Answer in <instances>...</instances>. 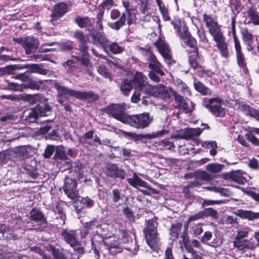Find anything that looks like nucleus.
Wrapping results in <instances>:
<instances>
[{
    "label": "nucleus",
    "mask_w": 259,
    "mask_h": 259,
    "mask_svg": "<svg viewBox=\"0 0 259 259\" xmlns=\"http://www.w3.org/2000/svg\"><path fill=\"white\" fill-rule=\"evenodd\" d=\"M16 236L13 231L6 225L0 224V239L1 240H15Z\"/></svg>",
    "instance_id": "obj_22"
},
{
    "label": "nucleus",
    "mask_w": 259,
    "mask_h": 259,
    "mask_svg": "<svg viewBox=\"0 0 259 259\" xmlns=\"http://www.w3.org/2000/svg\"><path fill=\"white\" fill-rule=\"evenodd\" d=\"M52 253L54 256L53 259H64V255L62 253L60 252L54 247H52Z\"/></svg>",
    "instance_id": "obj_64"
},
{
    "label": "nucleus",
    "mask_w": 259,
    "mask_h": 259,
    "mask_svg": "<svg viewBox=\"0 0 259 259\" xmlns=\"http://www.w3.org/2000/svg\"><path fill=\"white\" fill-rule=\"evenodd\" d=\"M123 4L126 9V12L123 13L119 19L116 22H108L109 27L116 30H119L123 26L126 20V16H127V19L128 25L132 24L135 19V15L134 13L130 12L128 10V4L125 2H124Z\"/></svg>",
    "instance_id": "obj_10"
},
{
    "label": "nucleus",
    "mask_w": 259,
    "mask_h": 259,
    "mask_svg": "<svg viewBox=\"0 0 259 259\" xmlns=\"http://www.w3.org/2000/svg\"><path fill=\"white\" fill-rule=\"evenodd\" d=\"M30 219L36 222L42 223L45 222L42 212L38 209H33L30 212Z\"/></svg>",
    "instance_id": "obj_30"
},
{
    "label": "nucleus",
    "mask_w": 259,
    "mask_h": 259,
    "mask_svg": "<svg viewBox=\"0 0 259 259\" xmlns=\"http://www.w3.org/2000/svg\"><path fill=\"white\" fill-rule=\"evenodd\" d=\"M203 147L206 149H210L209 153L212 156H214L217 153V145L215 141H205L201 143Z\"/></svg>",
    "instance_id": "obj_32"
},
{
    "label": "nucleus",
    "mask_w": 259,
    "mask_h": 259,
    "mask_svg": "<svg viewBox=\"0 0 259 259\" xmlns=\"http://www.w3.org/2000/svg\"><path fill=\"white\" fill-rule=\"evenodd\" d=\"M61 235L64 240L72 247L75 251L79 254L83 253L84 249L77 239L76 231L63 229Z\"/></svg>",
    "instance_id": "obj_6"
},
{
    "label": "nucleus",
    "mask_w": 259,
    "mask_h": 259,
    "mask_svg": "<svg viewBox=\"0 0 259 259\" xmlns=\"http://www.w3.org/2000/svg\"><path fill=\"white\" fill-rule=\"evenodd\" d=\"M203 217H210L213 219H218L219 218V214L218 212L212 208H206L202 210Z\"/></svg>",
    "instance_id": "obj_43"
},
{
    "label": "nucleus",
    "mask_w": 259,
    "mask_h": 259,
    "mask_svg": "<svg viewBox=\"0 0 259 259\" xmlns=\"http://www.w3.org/2000/svg\"><path fill=\"white\" fill-rule=\"evenodd\" d=\"M176 83L177 84L178 89L184 95L190 96L191 92L190 89L188 88L186 84H185L180 79H178L176 81Z\"/></svg>",
    "instance_id": "obj_38"
},
{
    "label": "nucleus",
    "mask_w": 259,
    "mask_h": 259,
    "mask_svg": "<svg viewBox=\"0 0 259 259\" xmlns=\"http://www.w3.org/2000/svg\"><path fill=\"white\" fill-rule=\"evenodd\" d=\"M246 174L243 173L240 170L232 171L227 176V178L230 179L231 181L235 182L239 184L243 185L246 182V179L244 177V175Z\"/></svg>",
    "instance_id": "obj_23"
},
{
    "label": "nucleus",
    "mask_w": 259,
    "mask_h": 259,
    "mask_svg": "<svg viewBox=\"0 0 259 259\" xmlns=\"http://www.w3.org/2000/svg\"><path fill=\"white\" fill-rule=\"evenodd\" d=\"M31 71L33 73H37L42 75H46L48 70L46 69L42 68L37 64L33 65L31 69Z\"/></svg>",
    "instance_id": "obj_56"
},
{
    "label": "nucleus",
    "mask_w": 259,
    "mask_h": 259,
    "mask_svg": "<svg viewBox=\"0 0 259 259\" xmlns=\"http://www.w3.org/2000/svg\"><path fill=\"white\" fill-rule=\"evenodd\" d=\"M168 133V131L165 130H162L161 131L153 132L151 134H147L145 136V138L151 139L153 138H157L161 137L165 134Z\"/></svg>",
    "instance_id": "obj_48"
},
{
    "label": "nucleus",
    "mask_w": 259,
    "mask_h": 259,
    "mask_svg": "<svg viewBox=\"0 0 259 259\" xmlns=\"http://www.w3.org/2000/svg\"><path fill=\"white\" fill-rule=\"evenodd\" d=\"M142 54L145 60L148 62V68L161 75L164 73L162 70V65L158 61L155 55L149 49L142 48Z\"/></svg>",
    "instance_id": "obj_9"
},
{
    "label": "nucleus",
    "mask_w": 259,
    "mask_h": 259,
    "mask_svg": "<svg viewBox=\"0 0 259 259\" xmlns=\"http://www.w3.org/2000/svg\"><path fill=\"white\" fill-rule=\"evenodd\" d=\"M80 203L83 205L81 208L83 207H91L94 204V202L88 197L81 198L80 200Z\"/></svg>",
    "instance_id": "obj_53"
},
{
    "label": "nucleus",
    "mask_w": 259,
    "mask_h": 259,
    "mask_svg": "<svg viewBox=\"0 0 259 259\" xmlns=\"http://www.w3.org/2000/svg\"><path fill=\"white\" fill-rule=\"evenodd\" d=\"M171 94L172 95V96L174 97L175 100L177 104V107H178L180 105V104H182L184 100L183 99V98L182 96L179 95L174 90H170Z\"/></svg>",
    "instance_id": "obj_57"
},
{
    "label": "nucleus",
    "mask_w": 259,
    "mask_h": 259,
    "mask_svg": "<svg viewBox=\"0 0 259 259\" xmlns=\"http://www.w3.org/2000/svg\"><path fill=\"white\" fill-rule=\"evenodd\" d=\"M141 88L144 89V92L145 93L163 100L170 98L171 94L170 90H172L162 84L152 86L148 82L143 83Z\"/></svg>",
    "instance_id": "obj_4"
},
{
    "label": "nucleus",
    "mask_w": 259,
    "mask_h": 259,
    "mask_svg": "<svg viewBox=\"0 0 259 259\" xmlns=\"http://www.w3.org/2000/svg\"><path fill=\"white\" fill-rule=\"evenodd\" d=\"M51 111L49 105L46 104L43 107L37 106L29 113L28 117L31 121H34L39 116H46Z\"/></svg>",
    "instance_id": "obj_17"
},
{
    "label": "nucleus",
    "mask_w": 259,
    "mask_h": 259,
    "mask_svg": "<svg viewBox=\"0 0 259 259\" xmlns=\"http://www.w3.org/2000/svg\"><path fill=\"white\" fill-rule=\"evenodd\" d=\"M245 137L248 141L255 146H259V140L255 137L251 133H247Z\"/></svg>",
    "instance_id": "obj_59"
},
{
    "label": "nucleus",
    "mask_w": 259,
    "mask_h": 259,
    "mask_svg": "<svg viewBox=\"0 0 259 259\" xmlns=\"http://www.w3.org/2000/svg\"><path fill=\"white\" fill-rule=\"evenodd\" d=\"M209 33L213 37V40L219 39V38H223L224 35L223 32L221 31V27L218 24V23H216L214 25L211 26L208 28Z\"/></svg>",
    "instance_id": "obj_26"
},
{
    "label": "nucleus",
    "mask_w": 259,
    "mask_h": 259,
    "mask_svg": "<svg viewBox=\"0 0 259 259\" xmlns=\"http://www.w3.org/2000/svg\"><path fill=\"white\" fill-rule=\"evenodd\" d=\"M158 51L167 63L171 58L169 47L161 38L155 42Z\"/></svg>",
    "instance_id": "obj_19"
},
{
    "label": "nucleus",
    "mask_w": 259,
    "mask_h": 259,
    "mask_svg": "<svg viewBox=\"0 0 259 259\" xmlns=\"http://www.w3.org/2000/svg\"><path fill=\"white\" fill-rule=\"evenodd\" d=\"M223 100L219 97L205 99L203 101V106L209 112L217 117H223L225 115V109L222 107Z\"/></svg>",
    "instance_id": "obj_7"
},
{
    "label": "nucleus",
    "mask_w": 259,
    "mask_h": 259,
    "mask_svg": "<svg viewBox=\"0 0 259 259\" xmlns=\"http://www.w3.org/2000/svg\"><path fill=\"white\" fill-rule=\"evenodd\" d=\"M127 181L130 185L134 187L137 188L138 186L146 188L148 190L140 189V191L145 195H150L151 194L156 193V191L151 188L144 181L140 178L136 173L134 174L133 177L127 179Z\"/></svg>",
    "instance_id": "obj_13"
},
{
    "label": "nucleus",
    "mask_w": 259,
    "mask_h": 259,
    "mask_svg": "<svg viewBox=\"0 0 259 259\" xmlns=\"http://www.w3.org/2000/svg\"><path fill=\"white\" fill-rule=\"evenodd\" d=\"M94 135L93 131H89L87 133H85L82 137H81L79 139V142L84 145L85 143V140L91 139L93 138Z\"/></svg>",
    "instance_id": "obj_61"
},
{
    "label": "nucleus",
    "mask_w": 259,
    "mask_h": 259,
    "mask_svg": "<svg viewBox=\"0 0 259 259\" xmlns=\"http://www.w3.org/2000/svg\"><path fill=\"white\" fill-rule=\"evenodd\" d=\"M157 222L155 218L149 220L144 232L146 242L154 250H156L160 244L159 238L157 232Z\"/></svg>",
    "instance_id": "obj_1"
},
{
    "label": "nucleus",
    "mask_w": 259,
    "mask_h": 259,
    "mask_svg": "<svg viewBox=\"0 0 259 259\" xmlns=\"http://www.w3.org/2000/svg\"><path fill=\"white\" fill-rule=\"evenodd\" d=\"M233 243L235 247L241 250L245 249H252L257 246L256 243L252 239L234 240Z\"/></svg>",
    "instance_id": "obj_21"
},
{
    "label": "nucleus",
    "mask_w": 259,
    "mask_h": 259,
    "mask_svg": "<svg viewBox=\"0 0 259 259\" xmlns=\"http://www.w3.org/2000/svg\"><path fill=\"white\" fill-rule=\"evenodd\" d=\"M99 9V11L96 15L97 20V25L100 29H103V25H102V20L103 18V15L104 13V11L103 9Z\"/></svg>",
    "instance_id": "obj_51"
},
{
    "label": "nucleus",
    "mask_w": 259,
    "mask_h": 259,
    "mask_svg": "<svg viewBox=\"0 0 259 259\" xmlns=\"http://www.w3.org/2000/svg\"><path fill=\"white\" fill-rule=\"evenodd\" d=\"M14 40L22 44L27 55L34 52L38 45V40L34 37H27L25 39L14 38Z\"/></svg>",
    "instance_id": "obj_15"
},
{
    "label": "nucleus",
    "mask_w": 259,
    "mask_h": 259,
    "mask_svg": "<svg viewBox=\"0 0 259 259\" xmlns=\"http://www.w3.org/2000/svg\"><path fill=\"white\" fill-rule=\"evenodd\" d=\"M88 38L90 42L96 46L102 45L104 51H107V46L109 41L104 35L100 32L93 31L88 35Z\"/></svg>",
    "instance_id": "obj_16"
},
{
    "label": "nucleus",
    "mask_w": 259,
    "mask_h": 259,
    "mask_svg": "<svg viewBox=\"0 0 259 259\" xmlns=\"http://www.w3.org/2000/svg\"><path fill=\"white\" fill-rule=\"evenodd\" d=\"M75 22L81 28L90 26L92 24V20L88 17L78 16L76 17Z\"/></svg>",
    "instance_id": "obj_34"
},
{
    "label": "nucleus",
    "mask_w": 259,
    "mask_h": 259,
    "mask_svg": "<svg viewBox=\"0 0 259 259\" xmlns=\"http://www.w3.org/2000/svg\"><path fill=\"white\" fill-rule=\"evenodd\" d=\"M106 175L109 177L124 179L125 177V171L120 169L116 164H107L105 169Z\"/></svg>",
    "instance_id": "obj_18"
},
{
    "label": "nucleus",
    "mask_w": 259,
    "mask_h": 259,
    "mask_svg": "<svg viewBox=\"0 0 259 259\" xmlns=\"http://www.w3.org/2000/svg\"><path fill=\"white\" fill-rule=\"evenodd\" d=\"M123 213L130 221H134V215L132 210L128 207H125L123 209Z\"/></svg>",
    "instance_id": "obj_62"
},
{
    "label": "nucleus",
    "mask_w": 259,
    "mask_h": 259,
    "mask_svg": "<svg viewBox=\"0 0 259 259\" xmlns=\"http://www.w3.org/2000/svg\"><path fill=\"white\" fill-rule=\"evenodd\" d=\"M153 118L149 113L129 115L126 124L136 128L143 129L147 127L153 121Z\"/></svg>",
    "instance_id": "obj_3"
},
{
    "label": "nucleus",
    "mask_w": 259,
    "mask_h": 259,
    "mask_svg": "<svg viewBox=\"0 0 259 259\" xmlns=\"http://www.w3.org/2000/svg\"><path fill=\"white\" fill-rule=\"evenodd\" d=\"M41 84V81H37L35 80H30L27 84H26V86L27 88L33 89V90H38Z\"/></svg>",
    "instance_id": "obj_58"
},
{
    "label": "nucleus",
    "mask_w": 259,
    "mask_h": 259,
    "mask_svg": "<svg viewBox=\"0 0 259 259\" xmlns=\"http://www.w3.org/2000/svg\"><path fill=\"white\" fill-rule=\"evenodd\" d=\"M241 217L253 220L259 218V212H253L250 210H241L239 212Z\"/></svg>",
    "instance_id": "obj_36"
},
{
    "label": "nucleus",
    "mask_w": 259,
    "mask_h": 259,
    "mask_svg": "<svg viewBox=\"0 0 259 259\" xmlns=\"http://www.w3.org/2000/svg\"><path fill=\"white\" fill-rule=\"evenodd\" d=\"M223 165L218 163H210L206 166L207 170L211 172H219L223 168Z\"/></svg>",
    "instance_id": "obj_45"
},
{
    "label": "nucleus",
    "mask_w": 259,
    "mask_h": 259,
    "mask_svg": "<svg viewBox=\"0 0 259 259\" xmlns=\"http://www.w3.org/2000/svg\"><path fill=\"white\" fill-rule=\"evenodd\" d=\"M231 29L234 41V47L236 52L237 64L245 71V70L246 69V64L245 61L244 55L241 51V46L240 41L236 34L235 26H232L231 27Z\"/></svg>",
    "instance_id": "obj_12"
},
{
    "label": "nucleus",
    "mask_w": 259,
    "mask_h": 259,
    "mask_svg": "<svg viewBox=\"0 0 259 259\" xmlns=\"http://www.w3.org/2000/svg\"><path fill=\"white\" fill-rule=\"evenodd\" d=\"M121 132L125 138H127L129 140L138 141L139 140L140 137L139 135L133 132H128L124 131H121Z\"/></svg>",
    "instance_id": "obj_52"
},
{
    "label": "nucleus",
    "mask_w": 259,
    "mask_h": 259,
    "mask_svg": "<svg viewBox=\"0 0 259 259\" xmlns=\"http://www.w3.org/2000/svg\"><path fill=\"white\" fill-rule=\"evenodd\" d=\"M214 41L217 43V47L220 51L221 56L225 58H228L229 57V53L228 45L224 41V37L217 39Z\"/></svg>",
    "instance_id": "obj_25"
},
{
    "label": "nucleus",
    "mask_w": 259,
    "mask_h": 259,
    "mask_svg": "<svg viewBox=\"0 0 259 259\" xmlns=\"http://www.w3.org/2000/svg\"><path fill=\"white\" fill-rule=\"evenodd\" d=\"M125 109L123 105L114 104L108 107L107 112L114 118L126 123L129 115L125 112Z\"/></svg>",
    "instance_id": "obj_11"
},
{
    "label": "nucleus",
    "mask_w": 259,
    "mask_h": 259,
    "mask_svg": "<svg viewBox=\"0 0 259 259\" xmlns=\"http://www.w3.org/2000/svg\"><path fill=\"white\" fill-rule=\"evenodd\" d=\"M248 234V231L247 229H244L237 231V235L234 240L242 239L247 237Z\"/></svg>",
    "instance_id": "obj_63"
},
{
    "label": "nucleus",
    "mask_w": 259,
    "mask_h": 259,
    "mask_svg": "<svg viewBox=\"0 0 259 259\" xmlns=\"http://www.w3.org/2000/svg\"><path fill=\"white\" fill-rule=\"evenodd\" d=\"M198 54L197 50H191L189 55V62L190 66L194 69H196L200 67V65L198 62Z\"/></svg>",
    "instance_id": "obj_27"
},
{
    "label": "nucleus",
    "mask_w": 259,
    "mask_h": 259,
    "mask_svg": "<svg viewBox=\"0 0 259 259\" xmlns=\"http://www.w3.org/2000/svg\"><path fill=\"white\" fill-rule=\"evenodd\" d=\"M158 6L159 7V10L161 14L162 15L164 20L168 21L170 18L169 16L167 9L165 7L163 4H162Z\"/></svg>",
    "instance_id": "obj_54"
},
{
    "label": "nucleus",
    "mask_w": 259,
    "mask_h": 259,
    "mask_svg": "<svg viewBox=\"0 0 259 259\" xmlns=\"http://www.w3.org/2000/svg\"><path fill=\"white\" fill-rule=\"evenodd\" d=\"M178 23H179L172 22L175 29L177 30L178 34L182 39L185 48L186 49H190V51H191V50H197V48L195 45V40L191 36L190 33L188 32V29L185 27H182Z\"/></svg>",
    "instance_id": "obj_8"
},
{
    "label": "nucleus",
    "mask_w": 259,
    "mask_h": 259,
    "mask_svg": "<svg viewBox=\"0 0 259 259\" xmlns=\"http://www.w3.org/2000/svg\"><path fill=\"white\" fill-rule=\"evenodd\" d=\"M75 37L78 40L80 45L87 43L85 36L81 31H76L75 32Z\"/></svg>",
    "instance_id": "obj_60"
},
{
    "label": "nucleus",
    "mask_w": 259,
    "mask_h": 259,
    "mask_svg": "<svg viewBox=\"0 0 259 259\" xmlns=\"http://www.w3.org/2000/svg\"><path fill=\"white\" fill-rule=\"evenodd\" d=\"M108 50L114 54H117L122 53L123 51L124 48L117 42H114L110 44L109 42L107 46V51Z\"/></svg>",
    "instance_id": "obj_33"
},
{
    "label": "nucleus",
    "mask_w": 259,
    "mask_h": 259,
    "mask_svg": "<svg viewBox=\"0 0 259 259\" xmlns=\"http://www.w3.org/2000/svg\"><path fill=\"white\" fill-rule=\"evenodd\" d=\"M132 89L133 85L131 81L126 79L122 82L120 85V90L124 95L127 96Z\"/></svg>",
    "instance_id": "obj_37"
},
{
    "label": "nucleus",
    "mask_w": 259,
    "mask_h": 259,
    "mask_svg": "<svg viewBox=\"0 0 259 259\" xmlns=\"http://www.w3.org/2000/svg\"><path fill=\"white\" fill-rule=\"evenodd\" d=\"M212 238V232L209 231H205L201 238V242L202 243L206 244L213 247L218 245V242H216L215 239H213V241L210 242V241L211 240Z\"/></svg>",
    "instance_id": "obj_29"
},
{
    "label": "nucleus",
    "mask_w": 259,
    "mask_h": 259,
    "mask_svg": "<svg viewBox=\"0 0 259 259\" xmlns=\"http://www.w3.org/2000/svg\"><path fill=\"white\" fill-rule=\"evenodd\" d=\"M195 89L203 95H206L210 93V90L200 81H196L194 83Z\"/></svg>",
    "instance_id": "obj_41"
},
{
    "label": "nucleus",
    "mask_w": 259,
    "mask_h": 259,
    "mask_svg": "<svg viewBox=\"0 0 259 259\" xmlns=\"http://www.w3.org/2000/svg\"><path fill=\"white\" fill-rule=\"evenodd\" d=\"M156 143L158 146H161V148L164 150L170 149L171 147L174 146L173 143L168 139H164L163 140H161Z\"/></svg>",
    "instance_id": "obj_49"
},
{
    "label": "nucleus",
    "mask_w": 259,
    "mask_h": 259,
    "mask_svg": "<svg viewBox=\"0 0 259 259\" xmlns=\"http://www.w3.org/2000/svg\"><path fill=\"white\" fill-rule=\"evenodd\" d=\"M201 184L198 180H194L190 182V183L186 186L183 188V192L185 194L186 198H189L191 196V194L190 192L189 189L193 187H196Z\"/></svg>",
    "instance_id": "obj_35"
},
{
    "label": "nucleus",
    "mask_w": 259,
    "mask_h": 259,
    "mask_svg": "<svg viewBox=\"0 0 259 259\" xmlns=\"http://www.w3.org/2000/svg\"><path fill=\"white\" fill-rule=\"evenodd\" d=\"M202 130L200 128H188L184 129L180 138L184 139H191L195 137L199 136Z\"/></svg>",
    "instance_id": "obj_24"
},
{
    "label": "nucleus",
    "mask_w": 259,
    "mask_h": 259,
    "mask_svg": "<svg viewBox=\"0 0 259 259\" xmlns=\"http://www.w3.org/2000/svg\"><path fill=\"white\" fill-rule=\"evenodd\" d=\"M97 71L103 77L108 78L110 81L112 80V74L104 65L100 66Z\"/></svg>",
    "instance_id": "obj_42"
},
{
    "label": "nucleus",
    "mask_w": 259,
    "mask_h": 259,
    "mask_svg": "<svg viewBox=\"0 0 259 259\" xmlns=\"http://www.w3.org/2000/svg\"><path fill=\"white\" fill-rule=\"evenodd\" d=\"M113 0H105L99 6V8L103 9L104 11H109L113 7Z\"/></svg>",
    "instance_id": "obj_55"
},
{
    "label": "nucleus",
    "mask_w": 259,
    "mask_h": 259,
    "mask_svg": "<svg viewBox=\"0 0 259 259\" xmlns=\"http://www.w3.org/2000/svg\"><path fill=\"white\" fill-rule=\"evenodd\" d=\"M119 233L118 236L119 237H121L122 238H119L118 240H116L114 237L105 238L103 240L104 245L111 254L121 252L122 249L121 243L125 242V238L126 236V232L123 230H119Z\"/></svg>",
    "instance_id": "obj_5"
},
{
    "label": "nucleus",
    "mask_w": 259,
    "mask_h": 259,
    "mask_svg": "<svg viewBox=\"0 0 259 259\" xmlns=\"http://www.w3.org/2000/svg\"><path fill=\"white\" fill-rule=\"evenodd\" d=\"M180 237L181 240L179 241L180 244H183L184 245L187 251L191 254V256L193 255H195L196 251L193 248L191 245L188 244V237L186 234H183L180 236Z\"/></svg>",
    "instance_id": "obj_31"
},
{
    "label": "nucleus",
    "mask_w": 259,
    "mask_h": 259,
    "mask_svg": "<svg viewBox=\"0 0 259 259\" xmlns=\"http://www.w3.org/2000/svg\"><path fill=\"white\" fill-rule=\"evenodd\" d=\"M203 20L207 28L214 25L218 23L217 21L211 16L204 14L203 15Z\"/></svg>",
    "instance_id": "obj_44"
},
{
    "label": "nucleus",
    "mask_w": 259,
    "mask_h": 259,
    "mask_svg": "<svg viewBox=\"0 0 259 259\" xmlns=\"http://www.w3.org/2000/svg\"><path fill=\"white\" fill-rule=\"evenodd\" d=\"M15 153L16 157L24 159L27 156V152L25 147H17L15 149Z\"/></svg>",
    "instance_id": "obj_46"
},
{
    "label": "nucleus",
    "mask_w": 259,
    "mask_h": 259,
    "mask_svg": "<svg viewBox=\"0 0 259 259\" xmlns=\"http://www.w3.org/2000/svg\"><path fill=\"white\" fill-rule=\"evenodd\" d=\"M55 87L58 93V101L62 104L67 100L68 96H72L79 99H85L94 96L92 93L70 90L58 83L55 84Z\"/></svg>",
    "instance_id": "obj_2"
},
{
    "label": "nucleus",
    "mask_w": 259,
    "mask_h": 259,
    "mask_svg": "<svg viewBox=\"0 0 259 259\" xmlns=\"http://www.w3.org/2000/svg\"><path fill=\"white\" fill-rule=\"evenodd\" d=\"M203 218H204V217H203V213L202 212V211H199L198 213L190 216L188 218V219L186 222L187 225H185V230H187L188 229V224L191 222L196 221V220H199V219H202Z\"/></svg>",
    "instance_id": "obj_50"
},
{
    "label": "nucleus",
    "mask_w": 259,
    "mask_h": 259,
    "mask_svg": "<svg viewBox=\"0 0 259 259\" xmlns=\"http://www.w3.org/2000/svg\"><path fill=\"white\" fill-rule=\"evenodd\" d=\"M182 224L177 222L171 225L170 229L169 234L172 240L177 239L182 230Z\"/></svg>",
    "instance_id": "obj_28"
},
{
    "label": "nucleus",
    "mask_w": 259,
    "mask_h": 259,
    "mask_svg": "<svg viewBox=\"0 0 259 259\" xmlns=\"http://www.w3.org/2000/svg\"><path fill=\"white\" fill-rule=\"evenodd\" d=\"M68 11V6L66 4L60 3L55 6L54 11L51 15V21L53 24L57 19L63 16Z\"/></svg>",
    "instance_id": "obj_20"
},
{
    "label": "nucleus",
    "mask_w": 259,
    "mask_h": 259,
    "mask_svg": "<svg viewBox=\"0 0 259 259\" xmlns=\"http://www.w3.org/2000/svg\"><path fill=\"white\" fill-rule=\"evenodd\" d=\"M77 184L72 179L66 178L63 189L68 198L75 201L78 197V193L76 190Z\"/></svg>",
    "instance_id": "obj_14"
},
{
    "label": "nucleus",
    "mask_w": 259,
    "mask_h": 259,
    "mask_svg": "<svg viewBox=\"0 0 259 259\" xmlns=\"http://www.w3.org/2000/svg\"><path fill=\"white\" fill-rule=\"evenodd\" d=\"M203 232L202 228L200 224H194L190 228V233L194 236H198Z\"/></svg>",
    "instance_id": "obj_47"
},
{
    "label": "nucleus",
    "mask_w": 259,
    "mask_h": 259,
    "mask_svg": "<svg viewBox=\"0 0 259 259\" xmlns=\"http://www.w3.org/2000/svg\"><path fill=\"white\" fill-rule=\"evenodd\" d=\"M135 80L138 82V85L137 86V88L142 91L144 92V89H142V84L145 82H147L145 81V79H147V77L143 75V74L141 72H137L135 75Z\"/></svg>",
    "instance_id": "obj_39"
},
{
    "label": "nucleus",
    "mask_w": 259,
    "mask_h": 259,
    "mask_svg": "<svg viewBox=\"0 0 259 259\" xmlns=\"http://www.w3.org/2000/svg\"><path fill=\"white\" fill-rule=\"evenodd\" d=\"M247 15L250 18L251 22L254 25H259V16L253 8H250L247 11Z\"/></svg>",
    "instance_id": "obj_40"
}]
</instances>
